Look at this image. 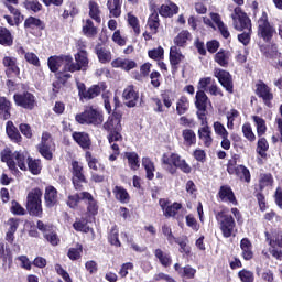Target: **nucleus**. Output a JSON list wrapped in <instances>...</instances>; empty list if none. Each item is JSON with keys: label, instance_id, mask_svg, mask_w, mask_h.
<instances>
[{"label": "nucleus", "instance_id": "obj_1", "mask_svg": "<svg viewBox=\"0 0 282 282\" xmlns=\"http://www.w3.org/2000/svg\"><path fill=\"white\" fill-rule=\"evenodd\" d=\"M104 131H106L107 140L109 144L113 142H122V113L120 111H113L102 124Z\"/></svg>", "mask_w": 282, "mask_h": 282}, {"label": "nucleus", "instance_id": "obj_2", "mask_svg": "<svg viewBox=\"0 0 282 282\" xmlns=\"http://www.w3.org/2000/svg\"><path fill=\"white\" fill-rule=\"evenodd\" d=\"M228 213L229 209L224 207L215 215L216 221H218V226L220 228V232L225 239H230V237L237 232V223L235 221V217Z\"/></svg>", "mask_w": 282, "mask_h": 282}, {"label": "nucleus", "instance_id": "obj_3", "mask_svg": "<svg viewBox=\"0 0 282 282\" xmlns=\"http://www.w3.org/2000/svg\"><path fill=\"white\" fill-rule=\"evenodd\" d=\"M161 161L165 166H170L169 173H171V175H175L177 173V169L186 175L191 174L193 171V167H191L186 160L182 159L177 153H171V155L164 153Z\"/></svg>", "mask_w": 282, "mask_h": 282}, {"label": "nucleus", "instance_id": "obj_4", "mask_svg": "<svg viewBox=\"0 0 282 282\" xmlns=\"http://www.w3.org/2000/svg\"><path fill=\"white\" fill-rule=\"evenodd\" d=\"M75 120L78 124L100 127L105 122V115H102V110L96 109L94 106H88L83 112L75 116Z\"/></svg>", "mask_w": 282, "mask_h": 282}, {"label": "nucleus", "instance_id": "obj_5", "mask_svg": "<svg viewBox=\"0 0 282 282\" xmlns=\"http://www.w3.org/2000/svg\"><path fill=\"white\" fill-rule=\"evenodd\" d=\"M43 192L36 187L29 192L26 196V210L31 217H43Z\"/></svg>", "mask_w": 282, "mask_h": 282}, {"label": "nucleus", "instance_id": "obj_6", "mask_svg": "<svg viewBox=\"0 0 282 282\" xmlns=\"http://www.w3.org/2000/svg\"><path fill=\"white\" fill-rule=\"evenodd\" d=\"M276 34V29L270 24L268 13L263 12L258 20V37L262 39L264 43H272V39Z\"/></svg>", "mask_w": 282, "mask_h": 282}, {"label": "nucleus", "instance_id": "obj_7", "mask_svg": "<svg viewBox=\"0 0 282 282\" xmlns=\"http://www.w3.org/2000/svg\"><path fill=\"white\" fill-rule=\"evenodd\" d=\"M54 139L48 131L42 132L41 141L36 145V151L44 158V160H54Z\"/></svg>", "mask_w": 282, "mask_h": 282}, {"label": "nucleus", "instance_id": "obj_8", "mask_svg": "<svg viewBox=\"0 0 282 282\" xmlns=\"http://www.w3.org/2000/svg\"><path fill=\"white\" fill-rule=\"evenodd\" d=\"M231 19L234 21V28L237 32H245V30L252 29V20L248 17V13L241 9V7H236L234 9V13L231 14Z\"/></svg>", "mask_w": 282, "mask_h": 282}, {"label": "nucleus", "instance_id": "obj_9", "mask_svg": "<svg viewBox=\"0 0 282 282\" xmlns=\"http://www.w3.org/2000/svg\"><path fill=\"white\" fill-rule=\"evenodd\" d=\"M256 96L260 98L268 109H272V100H274V93H272V88L265 84L262 79H259L256 83L254 89Z\"/></svg>", "mask_w": 282, "mask_h": 282}, {"label": "nucleus", "instance_id": "obj_10", "mask_svg": "<svg viewBox=\"0 0 282 282\" xmlns=\"http://www.w3.org/2000/svg\"><path fill=\"white\" fill-rule=\"evenodd\" d=\"M72 184L76 191H84L83 184H89L87 176H85L84 167L78 161L72 162Z\"/></svg>", "mask_w": 282, "mask_h": 282}, {"label": "nucleus", "instance_id": "obj_11", "mask_svg": "<svg viewBox=\"0 0 282 282\" xmlns=\"http://www.w3.org/2000/svg\"><path fill=\"white\" fill-rule=\"evenodd\" d=\"M159 206L161 207V210H163V215L166 217V219H171L172 217L173 219H177V221H180V216H177V214L183 208L182 203H171L169 198H160Z\"/></svg>", "mask_w": 282, "mask_h": 282}, {"label": "nucleus", "instance_id": "obj_12", "mask_svg": "<svg viewBox=\"0 0 282 282\" xmlns=\"http://www.w3.org/2000/svg\"><path fill=\"white\" fill-rule=\"evenodd\" d=\"M69 58L70 62H68V64L70 74H74V72H80V69H87V67H89V53H87L86 50L82 48L75 54L76 62H74V57H72V55H69Z\"/></svg>", "mask_w": 282, "mask_h": 282}, {"label": "nucleus", "instance_id": "obj_13", "mask_svg": "<svg viewBox=\"0 0 282 282\" xmlns=\"http://www.w3.org/2000/svg\"><path fill=\"white\" fill-rule=\"evenodd\" d=\"M36 228L41 234H43L44 239L51 243V246H58V243H61V238L56 230H54V225L45 224L43 220H37Z\"/></svg>", "mask_w": 282, "mask_h": 282}, {"label": "nucleus", "instance_id": "obj_14", "mask_svg": "<svg viewBox=\"0 0 282 282\" xmlns=\"http://www.w3.org/2000/svg\"><path fill=\"white\" fill-rule=\"evenodd\" d=\"M194 105L197 109L196 116L198 120L208 119V95H206V91L198 90L196 93Z\"/></svg>", "mask_w": 282, "mask_h": 282}, {"label": "nucleus", "instance_id": "obj_15", "mask_svg": "<svg viewBox=\"0 0 282 282\" xmlns=\"http://www.w3.org/2000/svg\"><path fill=\"white\" fill-rule=\"evenodd\" d=\"M77 90L79 100H94V98H98L100 94H102V88L100 85H91L88 89L85 83H77Z\"/></svg>", "mask_w": 282, "mask_h": 282}, {"label": "nucleus", "instance_id": "obj_16", "mask_svg": "<svg viewBox=\"0 0 282 282\" xmlns=\"http://www.w3.org/2000/svg\"><path fill=\"white\" fill-rule=\"evenodd\" d=\"M13 100L17 107H22V109H29V111H32V109L36 107V97H34V94L30 91L14 94Z\"/></svg>", "mask_w": 282, "mask_h": 282}, {"label": "nucleus", "instance_id": "obj_17", "mask_svg": "<svg viewBox=\"0 0 282 282\" xmlns=\"http://www.w3.org/2000/svg\"><path fill=\"white\" fill-rule=\"evenodd\" d=\"M152 100L156 105L154 111L156 113H164V107H166V109H171V107H173V100H175V98L173 90L165 89L161 93V99L153 98Z\"/></svg>", "mask_w": 282, "mask_h": 282}, {"label": "nucleus", "instance_id": "obj_18", "mask_svg": "<svg viewBox=\"0 0 282 282\" xmlns=\"http://www.w3.org/2000/svg\"><path fill=\"white\" fill-rule=\"evenodd\" d=\"M69 63H72L69 55L63 54L59 56H51L47 59L48 69L52 72V74H57V72H61V67H65V69L69 70Z\"/></svg>", "mask_w": 282, "mask_h": 282}, {"label": "nucleus", "instance_id": "obj_19", "mask_svg": "<svg viewBox=\"0 0 282 282\" xmlns=\"http://www.w3.org/2000/svg\"><path fill=\"white\" fill-rule=\"evenodd\" d=\"M214 76L218 79V83L224 87V89H226V91L229 94L235 93V84L232 83V75H230V72L221 68H215Z\"/></svg>", "mask_w": 282, "mask_h": 282}, {"label": "nucleus", "instance_id": "obj_20", "mask_svg": "<svg viewBox=\"0 0 282 282\" xmlns=\"http://www.w3.org/2000/svg\"><path fill=\"white\" fill-rule=\"evenodd\" d=\"M202 127L198 129V140L203 142L206 149H210L213 147V129L208 126V119H199Z\"/></svg>", "mask_w": 282, "mask_h": 282}, {"label": "nucleus", "instance_id": "obj_21", "mask_svg": "<svg viewBox=\"0 0 282 282\" xmlns=\"http://www.w3.org/2000/svg\"><path fill=\"white\" fill-rule=\"evenodd\" d=\"M217 198L226 204L239 206V200H237V196L235 195V192L232 191V187H230V185H221L217 193Z\"/></svg>", "mask_w": 282, "mask_h": 282}, {"label": "nucleus", "instance_id": "obj_22", "mask_svg": "<svg viewBox=\"0 0 282 282\" xmlns=\"http://www.w3.org/2000/svg\"><path fill=\"white\" fill-rule=\"evenodd\" d=\"M2 65L6 67L7 78H14L21 75V68L17 65V57L4 56L2 59Z\"/></svg>", "mask_w": 282, "mask_h": 282}, {"label": "nucleus", "instance_id": "obj_23", "mask_svg": "<svg viewBox=\"0 0 282 282\" xmlns=\"http://www.w3.org/2000/svg\"><path fill=\"white\" fill-rule=\"evenodd\" d=\"M24 30H28L31 34L39 35L43 30H45V22L31 15L24 21Z\"/></svg>", "mask_w": 282, "mask_h": 282}, {"label": "nucleus", "instance_id": "obj_24", "mask_svg": "<svg viewBox=\"0 0 282 282\" xmlns=\"http://www.w3.org/2000/svg\"><path fill=\"white\" fill-rule=\"evenodd\" d=\"M126 107L130 109L138 105V100H140V93L135 91V87L130 85L124 88L122 94Z\"/></svg>", "mask_w": 282, "mask_h": 282}, {"label": "nucleus", "instance_id": "obj_25", "mask_svg": "<svg viewBox=\"0 0 282 282\" xmlns=\"http://www.w3.org/2000/svg\"><path fill=\"white\" fill-rule=\"evenodd\" d=\"M72 138L83 151H89V149H91V137L89 133L85 131H74Z\"/></svg>", "mask_w": 282, "mask_h": 282}, {"label": "nucleus", "instance_id": "obj_26", "mask_svg": "<svg viewBox=\"0 0 282 282\" xmlns=\"http://www.w3.org/2000/svg\"><path fill=\"white\" fill-rule=\"evenodd\" d=\"M184 58H186V56L182 54V52L180 51V48H177V46H172L170 48V65H171L172 74H177L180 69V63H182Z\"/></svg>", "mask_w": 282, "mask_h": 282}, {"label": "nucleus", "instance_id": "obj_27", "mask_svg": "<svg viewBox=\"0 0 282 282\" xmlns=\"http://www.w3.org/2000/svg\"><path fill=\"white\" fill-rule=\"evenodd\" d=\"M44 204L46 208H54L58 205V189L53 185L45 187Z\"/></svg>", "mask_w": 282, "mask_h": 282}, {"label": "nucleus", "instance_id": "obj_28", "mask_svg": "<svg viewBox=\"0 0 282 282\" xmlns=\"http://www.w3.org/2000/svg\"><path fill=\"white\" fill-rule=\"evenodd\" d=\"M6 133L11 140V142H14V144H21L23 142V137L21 135V132H19V128L14 126V122L12 121H7L6 123Z\"/></svg>", "mask_w": 282, "mask_h": 282}, {"label": "nucleus", "instance_id": "obj_29", "mask_svg": "<svg viewBox=\"0 0 282 282\" xmlns=\"http://www.w3.org/2000/svg\"><path fill=\"white\" fill-rule=\"evenodd\" d=\"M241 257L243 261H252L254 259V251L252 250V242L249 238L240 240Z\"/></svg>", "mask_w": 282, "mask_h": 282}, {"label": "nucleus", "instance_id": "obj_30", "mask_svg": "<svg viewBox=\"0 0 282 282\" xmlns=\"http://www.w3.org/2000/svg\"><path fill=\"white\" fill-rule=\"evenodd\" d=\"M153 254L162 268H171L173 265V256L170 252H164V250L156 248Z\"/></svg>", "mask_w": 282, "mask_h": 282}, {"label": "nucleus", "instance_id": "obj_31", "mask_svg": "<svg viewBox=\"0 0 282 282\" xmlns=\"http://www.w3.org/2000/svg\"><path fill=\"white\" fill-rule=\"evenodd\" d=\"M82 195L84 202H87V213L90 216L96 217V215H98V200H96L94 195H91L89 192H83Z\"/></svg>", "mask_w": 282, "mask_h": 282}, {"label": "nucleus", "instance_id": "obj_32", "mask_svg": "<svg viewBox=\"0 0 282 282\" xmlns=\"http://www.w3.org/2000/svg\"><path fill=\"white\" fill-rule=\"evenodd\" d=\"M82 34L87 39H96L98 36V26L94 25L91 19L83 20Z\"/></svg>", "mask_w": 282, "mask_h": 282}, {"label": "nucleus", "instance_id": "obj_33", "mask_svg": "<svg viewBox=\"0 0 282 282\" xmlns=\"http://www.w3.org/2000/svg\"><path fill=\"white\" fill-rule=\"evenodd\" d=\"M12 101L0 96V120H10L12 118Z\"/></svg>", "mask_w": 282, "mask_h": 282}, {"label": "nucleus", "instance_id": "obj_34", "mask_svg": "<svg viewBox=\"0 0 282 282\" xmlns=\"http://www.w3.org/2000/svg\"><path fill=\"white\" fill-rule=\"evenodd\" d=\"M107 8L110 19H119L122 14V0H108Z\"/></svg>", "mask_w": 282, "mask_h": 282}, {"label": "nucleus", "instance_id": "obj_35", "mask_svg": "<svg viewBox=\"0 0 282 282\" xmlns=\"http://www.w3.org/2000/svg\"><path fill=\"white\" fill-rule=\"evenodd\" d=\"M232 175H236L239 181L243 182L245 184H250V182H252V174L250 173V170L243 164L237 165V169Z\"/></svg>", "mask_w": 282, "mask_h": 282}, {"label": "nucleus", "instance_id": "obj_36", "mask_svg": "<svg viewBox=\"0 0 282 282\" xmlns=\"http://www.w3.org/2000/svg\"><path fill=\"white\" fill-rule=\"evenodd\" d=\"M0 45L3 47H12L14 45V36L6 26H0Z\"/></svg>", "mask_w": 282, "mask_h": 282}, {"label": "nucleus", "instance_id": "obj_37", "mask_svg": "<svg viewBox=\"0 0 282 282\" xmlns=\"http://www.w3.org/2000/svg\"><path fill=\"white\" fill-rule=\"evenodd\" d=\"M69 73H72V70L65 69V67H63L62 70L55 73V78L57 83H53L54 89H61V87H58V84L64 86L67 85L68 80L72 79V75Z\"/></svg>", "mask_w": 282, "mask_h": 282}, {"label": "nucleus", "instance_id": "obj_38", "mask_svg": "<svg viewBox=\"0 0 282 282\" xmlns=\"http://www.w3.org/2000/svg\"><path fill=\"white\" fill-rule=\"evenodd\" d=\"M112 193L117 202H120L121 204H129L131 196L129 195V192H127V188H124L123 186L116 185L112 188Z\"/></svg>", "mask_w": 282, "mask_h": 282}, {"label": "nucleus", "instance_id": "obj_39", "mask_svg": "<svg viewBox=\"0 0 282 282\" xmlns=\"http://www.w3.org/2000/svg\"><path fill=\"white\" fill-rule=\"evenodd\" d=\"M180 12V7L175 4L174 2H171L170 4H162L159 8V14H161L164 19H171L174 14H177Z\"/></svg>", "mask_w": 282, "mask_h": 282}, {"label": "nucleus", "instance_id": "obj_40", "mask_svg": "<svg viewBox=\"0 0 282 282\" xmlns=\"http://www.w3.org/2000/svg\"><path fill=\"white\" fill-rule=\"evenodd\" d=\"M215 63L220 67H228L230 65V51L220 48L214 56Z\"/></svg>", "mask_w": 282, "mask_h": 282}, {"label": "nucleus", "instance_id": "obj_41", "mask_svg": "<svg viewBox=\"0 0 282 282\" xmlns=\"http://www.w3.org/2000/svg\"><path fill=\"white\" fill-rule=\"evenodd\" d=\"M188 41H193V34L188 30H183L174 37V47H186Z\"/></svg>", "mask_w": 282, "mask_h": 282}, {"label": "nucleus", "instance_id": "obj_42", "mask_svg": "<svg viewBox=\"0 0 282 282\" xmlns=\"http://www.w3.org/2000/svg\"><path fill=\"white\" fill-rule=\"evenodd\" d=\"M123 158L128 160V166L131 171L140 169V155H138V152H124Z\"/></svg>", "mask_w": 282, "mask_h": 282}, {"label": "nucleus", "instance_id": "obj_43", "mask_svg": "<svg viewBox=\"0 0 282 282\" xmlns=\"http://www.w3.org/2000/svg\"><path fill=\"white\" fill-rule=\"evenodd\" d=\"M191 109V100L185 95L181 96L176 101V113L177 116H184L188 113Z\"/></svg>", "mask_w": 282, "mask_h": 282}, {"label": "nucleus", "instance_id": "obj_44", "mask_svg": "<svg viewBox=\"0 0 282 282\" xmlns=\"http://www.w3.org/2000/svg\"><path fill=\"white\" fill-rule=\"evenodd\" d=\"M108 242L115 248H121L122 242H120V231L118 230V225H113L108 234Z\"/></svg>", "mask_w": 282, "mask_h": 282}, {"label": "nucleus", "instance_id": "obj_45", "mask_svg": "<svg viewBox=\"0 0 282 282\" xmlns=\"http://www.w3.org/2000/svg\"><path fill=\"white\" fill-rule=\"evenodd\" d=\"M182 138L185 147H195L197 144V134L193 129H184L182 131Z\"/></svg>", "mask_w": 282, "mask_h": 282}, {"label": "nucleus", "instance_id": "obj_46", "mask_svg": "<svg viewBox=\"0 0 282 282\" xmlns=\"http://www.w3.org/2000/svg\"><path fill=\"white\" fill-rule=\"evenodd\" d=\"M89 17L93 21L97 22L98 25L102 23V19L100 18V6L94 0L89 1Z\"/></svg>", "mask_w": 282, "mask_h": 282}, {"label": "nucleus", "instance_id": "obj_47", "mask_svg": "<svg viewBox=\"0 0 282 282\" xmlns=\"http://www.w3.org/2000/svg\"><path fill=\"white\" fill-rule=\"evenodd\" d=\"M148 28L151 30L152 34H155L160 29V14L158 10H154L148 18Z\"/></svg>", "mask_w": 282, "mask_h": 282}, {"label": "nucleus", "instance_id": "obj_48", "mask_svg": "<svg viewBox=\"0 0 282 282\" xmlns=\"http://www.w3.org/2000/svg\"><path fill=\"white\" fill-rule=\"evenodd\" d=\"M95 52L99 63L102 65H106V63H111V51H107L105 47L96 46Z\"/></svg>", "mask_w": 282, "mask_h": 282}, {"label": "nucleus", "instance_id": "obj_49", "mask_svg": "<svg viewBox=\"0 0 282 282\" xmlns=\"http://www.w3.org/2000/svg\"><path fill=\"white\" fill-rule=\"evenodd\" d=\"M127 23L129 25V28H131L134 32V36H140V20L138 19V17H135L133 13L129 12L127 14Z\"/></svg>", "mask_w": 282, "mask_h": 282}, {"label": "nucleus", "instance_id": "obj_50", "mask_svg": "<svg viewBox=\"0 0 282 282\" xmlns=\"http://www.w3.org/2000/svg\"><path fill=\"white\" fill-rule=\"evenodd\" d=\"M252 120L253 122H256L258 138H262V135H265V131H268V126H265V119L259 116H253Z\"/></svg>", "mask_w": 282, "mask_h": 282}, {"label": "nucleus", "instance_id": "obj_51", "mask_svg": "<svg viewBox=\"0 0 282 282\" xmlns=\"http://www.w3.org/2000/svg\"><path fill=\"white\" fill-rule=\"evenodd\" d=\"M80 202H85V198H83V192L76 193L73 195H68L66 204H67L68 208L76 210V208H78V204H80Z\"/></svg>", "mask_w": 282, "mask_h": 282}, {"label": "nucleus", "instance_id": "obj_52", "mask_svg": "<svg viewBox=\"0 0 282 282\" xmlns=\"http://www.w3.org/2000/svg\"><path fill=\"white\" fill-rule=\"evenodd\" d=\"M73 228L76 230V232H84L85 235L91 230V228H89L87 218H76V221L73 224Z\"/></svg>", "mask_w": 282, "mask_h": 282}, {"label": "nucleus", "instance_id": "obj_53", "mask_svg": "<svg viewBox=\"0 0 282 282\" xmlns=\"http://www.w3.org/2000/svg\"><path fill=\"white\" fill-rule=\"evenodd\" d=\"M85 160L87 162L88 167L91 169L93 171H98V166H102L100 164V161L96 156H94V154L89 150L85 152Z\"/></svg>", "mask_w": 282, "mask_h": 282}, {"label": "nucleus", "instance_id": "obj_54", "mask_svg": "<svg viewBox=\"0 0 282 282\" xmlns=\"http://www.w3.org/2000/svg\"><path fill=\"white\" fill-rule=\"evenodd\" d=\"M26 161L30 173H32V175H41V160L28 156Z\"/></svg>", "mask_w": 282, "mask_h": 282}, {"label": "nucleus", "instance_id": "obj_55", "mask_svg": "<svg viewBox=\"0 0 282 282\" xmlns=\"http://www.w3.org/2000/svg\"><path fill=\"white\" fill-rule=\"evenodd\" d=\"M268 149H270V144L268 143V139L261 137L258 140L257 150H256L258 155H260V158H268V153H265L268 151Z\"/></svg>", "mask_w": 282, "mask_h": 282}, {"label": "nucleus", "instance_id": "obj_56", "mask_svg": "<svg viewBox=\"0 0 282 282\" xmlns=\"http://www.w3.org/2000/svg\"><path fill=\"white\" fill-rule=\"evenodd\" d=\"M177 246H180L178 252L185 257H191V247L188 246V237L176 239Z\"/></svg>", "mask_w": 282, "mask_h": 282}, {"label": "nucleus", "instance_id": "obj_57", "mask_svg": "<svg viewBox=\"0 0 282 282\" xmlns=\"http://www.w3.org/2000/svg\"><path fill=\"white\" fill-rule=\"evenodd\" d=\"M67 257L70 261H78L83 257V245L77 243L76 248H69Z\"/></svg>", "mask_w": 282, "mask_h": 282}, {"label": "nucleus", "instance_id": "obj_58", "mask_svg": "<svg viewBox=\"0 0 282 282\" xmlns=\"http://www.w3.org/2000/svg\"><path fill=\"white\" fill-rule=\"evenodd\" d=\"M0 259L3 263H12V250L6 248L3 242H0Z\"/></svg>", "mask_w": 282, "mask_h": 282}, {"label": "nucleus", "instance_id": "obj_59", "mask_svg": "<svg viewBox=\"0 0 282 282\" xmlns=\"http://www.w3.org/2000/svg\"><path fill=\"white\" fill-rule=\"evenodd\" d=\"M151 67H153V65L149 62L141 65L140 66V73H137L134 75V79L135 80H142V78L149 77V74H151Z\"/></svg>", "mask_w": 282, "mask_h": 282}, {"label": "nucleus", "instance_id": "obj_60", "mask_svg": "<svg viewBox=\"0 0 282 282\" xmlns=\"http://www.w3.org/2000/svg\"><path fill=\"white\" fill-rule=\"evenodd\" d=\"M261 52L263 53V56H265V58H271L272 61L281 58L282 56L281 52H279V48H276V46H272L271 50H268V47H261Z\"/></svg>", "mask_w": 282, "mask_h": 282}, {"label": "nucleus", "instance_id": "obj_61", "mask_svg": "<svg viewBox=\"0 0 282 282\" xmlns=\"http://www.w3.org/2000/svg\"><path fill=\"white\" fill-rule=\"evenodd\" d=\"M260 191H263L267 186H272L274 184V177L271 173H264L260 176Z\"/></svg>", "mask_w": 282, "mask_h": 282}, {"label": "nucleus", "instance_id": "obj_62", "mask_svg": "<svg viewBox=\"0 0 282 282\" xmlns=\"http://www.w3.org/2000/svg\"><path fill=\"white\" fill-rule=\"evenodd\" d=\"M242 133L246 140H248L249 142H254V140H257V135H254L250 122H246L245 124H242Z\"/></svg>", "mask_w": 282, "mask_h": 282}, {"label": "nucleus", "instance_id": "obj_63", "mask_svg": "<svg viewBox=\"0 0 282 282\" xmlns=\"http://www.w3.org/2000/svg\"><path fill=\"white\" fill-rule=\"evenodd\" d=\"M238 279H240V282H254V272L242 269L238 272Z\"/></svg>", "mask_w": 282, "mask_h": 282}, {"label": "nucleus", "instance_id": "obj_64", "mask_svg": "<svg viewBox=\"0 0 282 282\" xmlns=\"http://www.w3.org/2000/svg\"><path fill=\"white\" fill-rule=\"evenodd\" d=\"M213 128H214L215 134L218 135L219 138L230 135V133H228V130L226 129V127L219 121H215L213 123Z\"/></svg>", "mask_w": 282, "mask_h": 282}]
</instances>
